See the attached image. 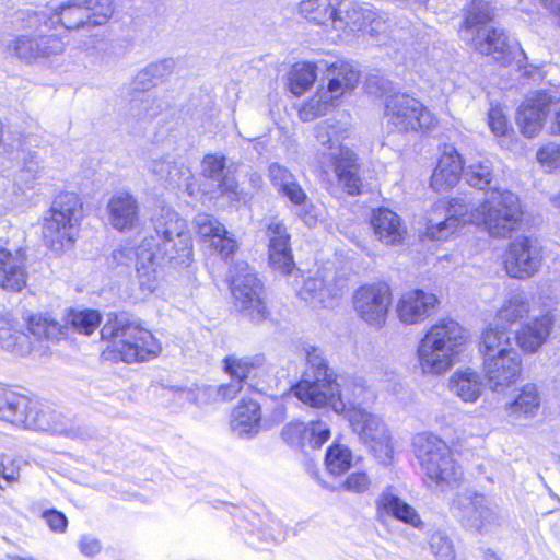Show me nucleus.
Instances as JSON below:
<instances>
[{"instance_id": "nucleus-14", "label": "nucleus", "mask_w": 560, "mask_h": 560, "mask_svg": "<svg viewBox=\"0 0 560 560\" xmlns=\"http://www.w3.org/2000/svg\"><path fill=\"white\" fill-rule=\"evenodd\" d=\"M348 420L353 431L359 434L364 443L369 444L382 462L385 463L392 458L390 436L380 417L362 408H353L349 410Z\"/></svg>"}, {"instance_id": "nucleus-24", "label": "nucleus", "mask_w": 560, "mask_h": 560, "mask_svg": "<svg viewBox=\"0 0 560 560\" xmlns=\"http://www.w3.org/2000/svg\"><path fill=\"white\" fill-rule=\"evenodd\" d=\"M155 237L152 235L144 238L137 248V273L140 288L149 293L154 292L159 287V267L163 264L161 255L154 252Z\"/></svg>"}, {"instance_id": "nucleus-56", "label": "nucleus", "mask_w": 560, "mask_h": 560, "mask_svg": "<svg viewBox=\"0 0 560 560\" xmlns=\"http://www.w3.org/2000/svg\"><path fill=\"white\" fill-rule=\"evenodd\" d=\"M372 480L365 471H353L332 490H343L354 494H363L370 490Z\"/></svg>"}, {"instance_id": "nucleus-33", "label": "nucleus", "mask_w": 560, "mask_h": 560, "mask_svg": "<svg viewBox=\"0 0 560 560\" xmlns=\"http://www.w3.org/2000/svg\"><path fill=\"white\" fill-rule=\"evenodd\" d=\"M327 92L330 100H338L343 94L353 91L359 82V72L347 62L332 63L328 68Z\"/></svg>"}, {"instance_id": "nucleus-59", "label": "nucleus", "mask_w": 560, "mask_h": 560, "mask_svg": "<svg viewBox=\"0 0 560 560\" xmlns=\"http://www.w3.org/2000/svg\"><path fill=\"white\" fill-rule=\"evenodd\" d=\"M307 435V425L302 422H289L281 431L283 441L290 445L299 446L305 440Z\"/></svg>"}, {"instance_id": "nucleus-10", "label": "nucleus", "mask_w": 560, "mask_h": 560, "mask_svg": "<svg viewBox=\"0 0 560 560\" xmlns=\"http://www.w3.org/2000/svg\"><path fill=\"white\" fill-rule=\"evenodd\" d=\"M522 209L518 197L509 191L493 189L480 203L479 224L492 237L505 238L515 231L522 220Z\"/></svg>"}, {"instance_id": "nucleus-2", "label": "nucleus", "mask_w": 560, "mask_h": 560, "mask_svg": "<svg viewBox=\"0 0 560 560\" xmlns=\"http://www.w3.org/2000/svg\"><path fill=\"white\" fill-rule=\"evenodd\" d=\"M347 130L340 124L324 121L315 128L317 142L323 147L318 153V162L323 172L329 168L335 173L338 183L349 195L361 191L362 180L355 154L342 145Z\"/></svg>"}, {"instance_id": "nucleus-28", "label": "nucleus", "mask_w": 560, "mask_h": 560, "mask_svg": "<svg viewBox=\"0 0 560 560\" xmlns=\"http://www.w3.org/2000/svg\"><path fill=\"white\" fill-rule=\"evenodd\" d=\"M107 212L109 223L119 231L131 230L139 222L138 200L129 192L120 191L112 196Z\"/></svg>"}, {"instance_id": "nucleus-7", "label": "nucleus", "mask_w": 560, "mask_h": 560, "mask_svg": "<svg viewBox=\"0 0 560 560\" xmlns=\"http://www.w3.org/2000/svg\"><path fill=\"white\" fill-rule=\"evenodd\" d=\"M307 369L302 380L292 387L294 396L303 404L322 408L335 395L337 375L329 366L322 349L315 346L304 347Z\"/></svg>"}, {"instance_id": "nucleus-20", "label": "nucleus", "mask_w": 560, "mask_h": 560, "mask_svg": "<svg viewBox=\"0 0 560 560\" xmlns=\"http://www.w3.org/2000/svg\"><path fill=\"white\" fill-rule=\"evenodd\" d=\"M65 48L66 46L62 40L55 35L38 37L19 36L11 39L7 45V50L10 55L26 62L59 55Z\"/></svg>"}, {"instance_id": "nucleus-57", "label": "nucleus", "mask_w": 560, "mask_h": 560, "mask_svg": "<svg viewBox=\"0 0 560 560\" xmlns=\"http://www.w3.org/2000/svg\"><path fill=\"white\" fill-rule=\"evenodd\" d=\"M430 548L436 560H455L453 546L448 537L441 532L431 535Z\"/></svg>"}, {"instance_id": "nucleus-16", "label": "nucleus", "mask_w": 560, "mask_h": 560, "mask_svg": "<svg viewBox=\"0 0 560 560\" xmlns=\"http://www.w3.org/2000/svg\"><path fill=\"white\" fill-rule=\"evenodd\" d=\"M336 14L332 19V28L345 35L355 32H368L371 35L380 31L381 18L369 8H364L354 0H338Z\"/></svg>"}, {"instance_id": "nucleus-60", "label": "nucleus", "mask_w": 560, "mask_h": 560, "mask_svg": "<svg viewBox=\"0 0 560 560\" xmlns=\"http://www.w3.org/2000/svg\"><path fill=\"white\" fill-rule=\"evenodd\" d=\"M330 436L328 425L323 421L311 422L307 425V435L310 445L313 448L320 447Z\"/></svg>"}, {"instance_id": "nucleus-8", "label": "nucleus", "mask_w": 560, "mask_h": 560, "mask_svg": "<svg viewBox=\"0 0 560 560\" xmlns=\"http://www.w3.org/2000/svg\"><path fill=\"white\" fill-rule=\"evenodd\" d=\"M152 222L158 236L154 252L162 256L161 260L179 266L188 264L192 256V243L186 221L174 210L162 208Z\"/></svg>"}, {"instance_id": "nucleus-49", "label": "nucleus", "mask_w": 560, "mask_h": 560, "mask_svg": "<svg viewBox=\"0 0 560 560\" xmlns=\"http://www.w3.org/2000/svg\"><path fill=\"white\" fill-rule=\"evenodd\" d=\"M463 175L469 186L483 189L493 179L492 164L489 160L471 162L464 168Z\"/></svg>"}, {"instance_id": "nucleus-51", "label": "nucleus", "mask_w": 560, "mask_h": 560, "mask_svg": "<svg viewBox=\"0 0 560 560\" xmlns=\"http://www.w3.org/2000/svg\"><path fill=\"white\" fill-rule=\"evenodd\" d=\"M299 294L302 300L311 303L312 305H320L327 302L332 296L331 291L326 287L322 278L312 277L307 278Z\"/></svg>"}, {"instance_id": "nucleus-4", "label": "nucleus", "mask_w": 560, "mask_h": 560, "mask_svg": "<svg viewBox=\"0 0 560 560\" xmlns=\"http://www.w3.org/2000/svg\"><path fill=\"white\" fill-rule=\"evenodd\" d=\"M115 359L127 363L147 361L158 357L161 345L148 329L125 316H115L101 329Z\"/></svg>"}, {"instance_id": "nucleus-26", "label": "nucleus", "mask_w": 560, "mask_h": 560, "mask_svg": "<svg viewBox=\"0 0 560 560\" xmlns=\"http://www.w3.org/2000/svg\"><path fill=\"white\" fill-rule=\"evenodd\" d=\"M269 261L271 266L282 273L289 275L293 267V256L290 248V235L287 228L280 221H271L268 224Z\"/></svg>"}, {"instance_id": "nucleus-53", "label": "nucleus", "mask_w": 560, "mask_h": 560, "mask_svg": "<svg viewBox=\"0 0 560 560\" xmlns=\"http://www.w3.org/2000/svg\"><path fill=\"white\" fill-rule=\"evenodd\" d=\"M405 503L406 502L395 493V489L392 486L385 488L375 502L377 520L385 522L388 517H393Z\"/></svg>"}, {"instance_id": "nucleus-42", "label": "nucleus", "mask_w": 560, "mask_h": 560, "mask_svg": "<svg viewBox=\"0 0 560 560\" xmlns=\"http://www.w3.org/2000/svg\"><path fill=\"white\" fill-rule=\"evenodd\" d=\"M52 412L43 408L37 402L30 399V407L21 411V421H16V427L36 431H56V427L51 422Z\"/></svg>"}, {"instance_id": "nucleus-36", "label": "nucleus", "mask_w": 560, "mask_h": 560, "mask_svg": "<svg viewBox=\"0 0 560 560\" xmlns=\"http://www.w3.org/2000/svg\"><path fill=\"white\" fill-rule=\"evenodd\" d=\"M530 312V299L521 290L511 291L497 312V318L504 325H513Z\"/></svg>"}, {"instance_id": "nucleus-11", "label": "nucleus", "mask_w": 560, "mask_h": 560, "mask_svg": "<svg viewBox=\"0 0 560 560\" xmlns=\"http://www.w3.org/2000/svg\"><path fill=\"white\" fill-rule=\"evenodd\" d=\"M451 510L464 527L478 533L493 532L502 524L497 505L483 494L470 491L457 493Z\"/></svg>"}, {"instance_id": "nucleus-27", "label": "nucleus", "mask_w": 560, "mask_h": 560, "mask_svg": "<svg viewBox=\"0 0 560 560\" xmlns=\"http://www.w3.org/2000/svg\"><path fill=\"white\" fill-rule=\"evenodd\" d=\"M199 236L209 242L222 257L228 258L236 249V242L228 235L225 226L214 217L201 213L195 219Z\"/></svg>"}, {"instance_id": "nucleus-30", "label": "nucleus", "mask_w": 560, "mask_h": 560, "mask_svg": "<svg viewBox=\"0 0 560 560\" xmlns=\"http://www.w3.org/2000/svg\"><path fill=\"white\" fill-rule=\"evenodd\" d=\"M464 173L463 161L454 148L444 151L431 177V186L436 191L453 188Z\"/></svg>"}, {"instance_id": "nucleus-35", "label": "nucleus", "mask_w": 560, "mask_h": 560, "mask_svg": "<svg viewBox=\"0 0 560 560\" xmlns=\"http://www.w3.org/2000/svg\"><path fill=\"white\" fill-rule=\"evenodd\" d=\"M0 347L19 355L33 351L30 336L19 329L12 319L0 316Z\"/></svg>"}, {"instance_id": "nucleus-3", "label": "nucleus", "mask_w": 560, "mask_h": 560, "mask_svg": "<svg viewBox=\"0 0 560 560\" xmlns=\"http://www.w3.org/2000/svg\"><path fill=\"white\" fill-rule=\"evenodd\" d=\"M464 328L455 320L443 319L430 327L418 347V361L423 373L448 371L466 342Z\"/></svg>"}, {"instance_id": "nucleus-55", "label": "nucleus", "mask_w": 560, "mask_h": 560, "mask_svg": "<svg viewBox=\"0 0 560 560\" xmlns=\"http://www.w3.org/2000/svg\"><path fill=\"white\" fill-rule=\"evenodd\" d=\"M334 101L335 100H330V94L327 91L320 92L302 107L300 116L303 120H311L325 115Z\"/></svg>"}, {"instance_id": "nucleus-44", "label": "nucleus", "mask_w": 560, "mask_h": 560, "mask_svg": "<svg viewBox=\"0 0 560 560\" xmlns=\"http://www.w3.org/2000/svg\"><path fill=\"white\" fill-rule=\"evenodd\" d=\"M28 331L36 338L59 339L67 336V326L56 322L55 319L37 314L27 320Z\"/></svg>"}, {"instance_id": "nucleus-34", "label": "nucleus", "mask_w": 560, "mask_h": 560, "mask_svg": "<svg viewBox=\"0 0 560 560\" xmlns=\"http://www.w3.org/2000/svg\"><path fill=\"white\" fill-rule=\"evenodd\" d=\"M450 392L465 402H475L482 393V383L477 372L467 369L455 372L448 380Z\"/></svg>"}, {"instance_id": "nucleus-1", "label": "nucleus", "mask_w": 560, "mask_h": 560, "mask_svg": "<svg viewBox=\"0 0 560 560\" xmlns=\"http://www.w3.org/2000/svg\"><path fill=\"white\" fill-rule=\"evenodd\" d=\"M492 19V8L487 1L472 0L466 9L459 33L475 51L504 65L512 59L516 46L503 30L490 25Z\"/></svg>"}, {"instance_id": "nucleus-25", "label": "nucleus", "mask_w": 560, "mask_h": 560, "mask_svg": "<svg viewBox=\"0 0 560 560\" xmlns=\"http://www.w3.org/2000/svg\"><path fill=\"white\" fill-rule=\"evenodd\" d=\"M149 172L159 180L164 182L173 188H185L191 195L192 173L188 166L179 163L170 155L151 158L147 162Z\"/></svg>"}, {"instance_id": "nucleus-32", "label": "nucleus", "mask_w": 560, "mask_h": 560, "mask_svg": "<svg viewBox=\"0 0 560 560\" xmlns=\"http://www.w3.org/2000/svg\"><path fill=\"white\" fill-rule=\"evenodd\" d=\"M260 406L254 400H243L232 413L231 429L240 438L257 434L260 427Z\"/></svg>"}, {"instance_id": "nucleus-63", "label": "nucleus", "mask_w": 560, "mask_h": 560, "mask_svg": "<svg viewBox=\"0 0 560 560\" xmlns=\"http://www.w3.org/2000/svg\"><path fill=\"white\" fill-rule=\"evenodd\" d=\"M489 126L497 136H503L506 133L509 126L508 120L499 107H492L488 115Z\"/></svg>"}, {"instance_id": "nucleus-5", "label": "nucleus", "mask_w": 560, "mask_h": 560, "mask_svg": "<svg viewBox=\"0 0 560 560\" xmlns=\"http://www.w3.org/2000/svg\"><path fill=\"white\" fill-rule=\"evenodd\" d=\"M412 446L428 480L442 490L462 485V467L455 462L451 448L443 440L432 433L422 432L413 438Z\"/></svg>"}, {"instance_id": "nucleus-12", "label": "nucleus", "mask_w": 560, "mask_h": 560, "mask_svg": "<svg viewBox=\"0 0 560 560\" xmlns=\"http://www.w3.org/2000/svg\"><path fill=\"white\" fill-rule=\"evenodd\" d=\"M231 291L234 305L252 322L260 323L268 317L264 287L247 265L232 276Z\"/></svg>"}, {"instance_id": "nucleus-61", "label": "nucleus", "mask_w": 560, "mask_h": 560, "mask_svg": "<svg viewBox=\"0 0 560 560\" xmlns=\"http://www.w3.org/2000/svg\"><path fill=\"white\" fill-rule=\"evenodd\" d=\"M151 73V78H154L156 82H162L168 78L175 69V60L172 58L162 59L155 62H151L147 66Z\"/></svg>"}, {"instance_id": "nucleus-23", "label": "nucleus", "mask_w": 560, "mask_h": 560, "mask_svg": "<svg viewBox=\"0 0 560 560\" xmlns=\"http://www.w3.org/2000/svg\"><path fill=\"white\" fill-rule=\"evenodd\" d=\"M438 304L435 294L416 289L400 296L396 312L400 322L413 325L429 317Z\"/></svg>"}, {"instance_id": "nucleus-13", "label": "nucleus", "mask_w": 560, "mask_h": 560, "mask_svg": "<svg viewBox=\"0 0 560 560\" xmlns=\"http://www.w3.org/2000/svg\"><path fill=\"white\" fill-rule=\"evenodd\" d=\"M390 304L392 291L384 282L362 284L352 294L354 313L372 327L385 325Z\"/></svg>"}, {"instance_id": "nucleus-39", "label": "nucleus", "mask_w": 560, "mask_h": 560, "mask_svg": "<svg viewBox=\"0 0 560 560\" xmlns=\"http://www.w3.org/2000/svg\"><path fill=\"white\" fill-rule=\"evenodd\" d=\"M338 0H302L299 3L298 12L305 20L316 25H330L336 14Z\"/></svg>"}, {"instance_id": "nucleus-58", "label": "nucleus", "mask_w": 560, "mask_h": 560, "mask_svg": "<svg viewBox=\"0 0 560 560\" xmlns=\"http://www.w3.org/2000/svg\"><path fill=\"white\" fill-rule=\"evenodd\" d=\"M225 158L219 154H208L202 160V175L219 180L224 174Z\"/></svg>"}, {"instance_id": "nucleus-46", "label": "nucleus", "mask_w": 560, "mask_h": 560, "mask_svg": "<svg viewBox=\"0 0 560 560\" xmlns=\"http://www.w3.org/2000/svg\"><path fill=\"white\" fill-rule=\"evenodd\" d=\"M162 105L152 94L144 93L133 97L129 104V117L137 121L151 120L160 114Z\"/></svg>"}, {"instance_id": "nucleus-43", "label": "nucleus", "mask_w": 560, "mask_h": 560, "mask_svg": "<svg viewBox=\"0 0 560 560\" xmlns=\"http://www.w3.org/2000/svg\"><path fill=\"white\" fill-rule=\"evenodd\" d=\"M265 365V357L256 354L253 357L237 358L229 355L224 359L225 371L241 383L249 376L252 371L260 369Z\"/></svg>"}, {"instance_id": "nucleus-17", "label": "nucleus", "mask_w": 560, "mask_h": 560, "mask_svg": "<svg viewBox=\"0 0 560 560\" xmlns=\"http://www.w3.org/2000/svg\"><path fill=\"white\" fill-rule=\"evenodd\" d=\"M541 264L540 247L529 237H517L509 246L504 265L510 277L526 279L537 272Z\"/></svg>"}, {"instance_id": "nucleus-41", "label": "nucleus", "mask_w": 560, "mask_h": 560, "mask_svg": "<svg viewBox=\"0 0 560 560\" xmlns=\"http://www.w3.org/2000/svg\"><path fill=\"white\" fill-rule=\"evenodd\" d=\"M455 219L450 218L446 203H435L427 219V234L433 240H442L454 232Z\"/></svg>"}, {"instance_id": "nucleus-40", "label": "nucleus", "mask_w": 560, "mask_h": 560, "mask_svg": "<svg viewBox=\"0 0 560 560\" xmlns=\"http://www.w3.org/2000/svg\"><path fill=\"white\" fill-rule=\"evenodd\" d=\"M479 350L487 359L516 351L512 347V339L505 328H488L482 332Z\"/></svg>"}, {"instance_id": "nucleus-50", "label": "nucleus", "mask_w": 560, "mask_h": 560, "mask_svg": "<svg viewBox=\"0 0 560 560\" xmlns=\"http://www.w3.org/2000/svg\"><path fill=\"white\" fill-rule=\"evenodd\" d=\"M0 396L5 398L3 400L0 399L1 410H7L11 415L8 418L0 419L15 425L16 421H21L22 419L21 411L30 407V399L24 395L3 387H1Z\"/></svg>"}, {"instance_id": "nucleus-47", "label": "nucleus", "mask_w": 560, "mask_h": 560, "mask_svg": "<svg viewBox=\"0 0 560 560\" xmlns=\"http://www.w3.org/2000/svg\"><path fill=\"white\" fill-rule=\"evenodd\" d=\"M450 218L455 219L454 231L460 224H479L480 205L475 207L466 198H453L446 206Z\"/></svg>"}, {"instance_id": "nucleus-22", "label": "nucleus", "mask_w": 560, "mask_h": 560, "mask_svg": "<svg viewBox=\"0 0 560 560\" xmlns=\"http://www.w3.org/2000/svg\"><path fill=\"white\" fill-rule=\"evenodd\" d=\"M27 255L23 248L14 250L0 246V288L20 292L26 285Z\"/></svg>"}, {"instance_id": "nucleus-62", "label": "nucleus", "mask_w": 560, "mask_h": 560, "mask_svg": "<svg viewBox=\"0 0 560 560\" xmlns=\"http://www.w3.org/2000/svg\"><path fill=\"white\" fill-rule=\"evenodd\" d=\"M537 160L541 164L560 168V145L551 143L541 148L537 152Z\"/></svg>"}, {"instance_id": "nucleus-38", "label": "nucleus", "mask_w": 560, "mask_h": 560, "mask_svg": "<svg viewBox=\"0 0 560 560\" xmlns=\"http://www.w3.org/2000/svg\"><path fill=\"white\" fill-rule=\"evenodd\" d=\"M540 407V396L536 385L526 384L517 397L510 402L505 410L513 419L534 418Z\"/></svg>"}, {"instance_id": "nucleus-52", "label": "nucleus", "mask_w": 560, "mask_h": 560, "mask_svg": "<svg viewBox=\"0 0 560 560\" xmlns=\"http://www.w3.org/2000/svg\"><path fill=\"white\" fill-rule=\"evenodd\" d=\"M351 451L345 445L334 444L326 453L325 463L331 475L343 474L351 467Z\"/></svg>"}, {"instance_id": "nucleus-9", "label": "nucleus", "mask_w": 560, "mask_h": 560, "mask_svg": "<svg viewBox=\"0 0 560 560\" xmlns=\"http://www.w3.org/2000/svg\"><path fill=\"white\" fill-rule=\"evenodd\" d=\"M387 128L397 133L433 129L438 119L419 100L406 93L388 94L384 98Z\"/></svg>"}, {"instance_id": "nucleus-37", "label": "nucleus", "mask_w": 560, "mask_h": 560, "mask_svg": "<svg viewBox=\"0 0 560 560\" xmlns=\"http://www.w3.org/2000/svg\"><path fill=\"white\" fill-rule=\"evenodd\" d=\"M86 0H68L56 9L60 23L72 31L92 30L91 16L85 8Z\"/></svg>"}, {"instance_id": "nucleus-19", "label": "nucleus", "mask_w": 560, "mask_h": 560, "mask_svg": "<svg viewBox=\"0 0 560 560\" xmlns=\"http://www.w3.org/2000/svg\"><path fill=\"white\" fill-rule=\"evenodd\" d=\"M375 395L361 376L342 377L341 382L336 381L335 395L329 398L328 404L337 412L349 413L353 408H360L363 404H370Z\"/></svg>"}, {"instance_id": "nucleus-45", "label": "nucleus", "mask_w": 560, "mask_h": 560, "mask_svg": "<svg viewBox=\"0 0 560 560\" xmlns=\"http://www.w3.org/2000/svg\"><path fill=\"white\" fill-rule=\"evenodd\" d=\"M316 66L311 62L295 63L289 75L290 91L294 95L305 93L316 80Z\"/></svg>"}, {"instance_id": "nucleus-31", "label": "nucleus", "mask_w": 560, "mask_h": 560, "mask_svg": "<svg viewBox=\"0 0 560 560\" xmlns=\"http://www.w3.org/2000/svg\"><path fill=\"white\" fill-rule=\"evenodd\" d=\"M552 320L550 316L542 315L524 325L516 335L518 346L528 353L536 352L550 335Z\"/></svg>"}, {"instance_id": "nucleus-15", "label": "nucleus", "mask_w": 560, "mask_h": 560, "mask_svg": "<svg viewBox=\"0 0 560 560\" xmlns=\"http://www.w3.org/2000/svg\"><path fill=\"white\" fill-rule=\"evenodd\" d=\"M268 177L280 196L300 208L299 217L307 225H313L316 222V214L313 213L314 207L295 175L285 166L273 162L268 167Z\"/></svg>"}, {"instance_id": "nucleus-21", "label": "nucleus", "mask_w": 560, "mask_h": 560, "mask_svg": "<svg viewBox=\"0 0 560 560\" xmlns=\"http://www.w3.org/2000/svg\"><path fill=\"white\" fill-rule=\"evenodd\" d=\"M551 104L552 93L546 91H536L526 98L516 117L525 137L533 138L541 130Z\"/></svg>"}, {"instance_id": "nucleus-6", "label": "nucleus", "mask_w": 560, "mask_h": 560, "mask_svg": "<svg viewBox=\"0 0 560 560\" xmlns=\"http://www.w3.org/2000/svg\"><path fill=\"white\" fill-rule=\"evenodd\" d=\"M82 218L79 197L73 192L60 194L44 217L42 234L45 244L57 253L72 247Z\"/></svg>"}, {"instance_id": "nucleus-54", "label": "nucleus", "mask_w": 560, "mask_h": 560, "mask_svg": "<svg viewBox=\"0 0 560 560\" xmlns=\"http://www.w3.org/2000/svg\"><path fill=\"white\" fill-rule=\"evenodd\" d=\"M85 8L94 27L105 25L114 15V0H86Z\"/></svg>"}, {"instance_id": "nucleus-18", "label": "nucleus", "mask_w": 560, "mask_h": 560, "mask_svg": "<svg viewBox=\"0 0 560 560\" xmlns=\"http://www.w3.org/2000/svg\"><path fill=\"white\" fill-rule=\"evenodd\" d=\"M482 372L488 387L503 393L514 385L522 374V360L517 351L482 360Z\"/></svg>"}, {"instance_id": "nucleus-48", "label": "nucleus", "mask_w": 560, "mask_h": 560, "mask_svg": "<svg viewBox=\"0 0 560 560\" xmlns=\"http://www.w3.org/2000/svg\"><path fill=\"white\" fill-rule=\"evenodd\" d=\"M101 323L98 312L93 310L70 311L66 318L67 330L71 327L74 331L91 335Z\"/></svg>"}, {"instance_id": "nucleus-29", "label": "nucleus", "mask_w": 560, "mask_h": 560, "mask_svg": "<svg viewBox=\"0 0 560 560\" xmlns=\"http://www.w3.org/2000/svg\"><path fill=\"white\" fill-rule=\"evenodd\" d=\"M371 226L375 237L385 245L402 243L407 234L400 217L388 208H378L372 212Z\"/></svg>"}, {"instance_id": "nucleus-64", "label": "nucleus", "mask_w": 560, "mask_h": 560, "mask_svg": "<svg viewBox=\"0 0 560 560\" xmlns=\"http://www.w3.org/2000/svg\"><path fill=\"white\" fill-rule=\"evenodd\" d=\"M218 187L223 195H228L231 199H240L241 190L237 180L229 173H224L219 180Z\"/></svg>"}]
</instances>
